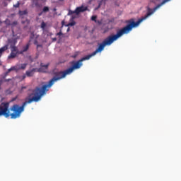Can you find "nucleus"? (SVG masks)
<instances>
[{
    "label": "nucleus",
    "instance_id": "nucleus-26",
    "mask_svg": "<svg viewBox=\"0 0 181 181\" xmlns=\"http://www.w3.org/2000/svg\"><path fill=\"white\" fill-rule=\"evenodd\" d=\"M66 32H70V28H68Z\"/></svg>",
    "mask_w": 181,
    "mask_h": 181
},
{
    "label": "nucleus",
    "instance_id": "nucleus-3",
    "mask_svg": "<svg viewBox=\"0 0 181 181\" xmlns=\"http://www.w3.org/2000/svg\"><path fill=\"white\" fill-rule=\"evenodd\" d=\"M29 47H30V43L29 42L23 46V49L20 51L19 49H18V47L15 45H11V53L8 55V59H15L16 57H18L19 54H23V53H25V52L29 50Z\"/></svg>",
    "mask_w": 181,
    "mask_h": 181
},
{
    "label": "nucleus",
    "instance_id": "nucleus-30",
    "mask_svg": "<svg viewBox=\"0 0 181 181\" xmlns=\"http://www.w3.org/2000/svg\"><path fill=\"white\" fill-rule=\"evenodd\" d=\"M59 1H64V0H59Z\"/></svg>",
    "mask_w": 181,
    "mask_h": 181
},
{
    "label": "nucleus",
    "instance_id": "nucleus-21",
    "mask_svg": "<svg viewBox=\"0 0 181 181\" xmlns=\"http://www.w3.org/2000/svg\"><path fill=\"white\" fill-rule=\"evenodd\" d=\"M76 25V22H71L69 24L67 25V26H74Z\"/></svg>",
    "mask_w": 181,
    "mask_h": 181
},
{
    "label": "nucleus",
    "instance_id": "nucleus-2",
    "mask_svg": "<svg viewBox=\"0 0 181 181\" xmlns=\"http://www.w3.org/2000/svg\"><path fill=\"white\" fill-rule=\"evenodd\" d=\"M46 86L43 87V90H45ZM34 93H31L30 97L35 95L34 97L29 98L28 100H25L21 106H19L18 104L13 105L9 109V103H1L0 105V117L4 115L5 118H9L11 117V119H16L19 118L22 115V112L25 111V107L28 104L33 103H37L41 98L42 96L45 95V92L42 91V88L37 87L33 91Z\"/></svg>",
    "mask_w": 181,
    "mask_h": 181
},
{
    "label": "nucleus",
    "instance_id": "nucleus-22",
    "mask_svg": "<svg viewBox=\"0 0 181 181\" xmlns=\"http://www.w3.org/2000/svg\"><path fill=\"white\" fill-rule=\"evenodd\" d=\"M35 37V33L32 32L30 35V39H33Z\"/></svg>",
    "mask_w": 181,
    "mask_h": 181
},
{
    "label": "nucleus",
    "instance_id": "nucleus-13",
    "mask_svg": "<svg viewBox=\"0 0 181 181\" xmlns=\"http://www.w3.org/2000/svg\"><path fill=\"white\" fill-rule=\"evenodd\" d=\"M15 70V66H13L10 69H8V71L6 72V75L7 76V74H9V73H11V71Z\"/></svg>",
    "mask_w": 181,
    "mask_h": 181
},
{
    "label": "nucleus",
    "instance_id": "nucleus-6",
    "mask_svg": "<svg viewBox=\"0 0 181 181\" xmlns=\"http://www.w3.org/2000/svg\"><path fill=\"white\" fill-rule=\"evenodd\" d=\"M36 70H37V69L33 68L30 71H26L25 76H27V77H33V74L36 73Z\"/></svg>",
    "mask_w": 181,
    "mask_h": 181
},
{
    "label": "nucleus",
    "instance_id": "nucleus-5",
    "mask_svg": "<svg viewBox=\"0 0 181 181\" xmlns=\"http://www.w3.org/2000/svg\"><path fill=\"white\" fill-rule=\"evenodd\" d=\"M87 9H88L87 6L85 7L83 6H81L77 7L74 11L69 10L68 15H73V13H76V15H78V13L81 12H86Z\"/></svg>",
    "mask_w": 181,
    "mask_h": 181
},
{
    "label": "nucleus",
    "instance_id": "nucleus-7",
    "mask_svg": "<svg viewBox=\"0 0 181 181\" xmlns=\"http://www.w3.org/2000/svg\"><path fill=\"white\" fill-rule=\"evenodd\" d=\"M49 67V64H44L43 63L40 64V68L37 70V71H42L45 72V70H43V68L45 70H47V68Z\"/></svg>",
    "mask_w": 181,
    "mask_h": 181
},
{
    "label": "nucleus",
    "instance_id": "nucleus-11",
    "mask_svg": "<svg viewBox=\"0 0 181 181\" xmlns=\"http://www.w3.org/2000/svg\"><path fill=\"white\" fill-rule=\"evenodd\" d=\"M19 15L21 16H23V15H28V11H26V10H24V11H19Z\"/></svg>",
    "mask_w": 181,
    "mask_h": 181
},
{
    "label": "nucleus",
    "instance_id": "nucleus-28",
    "mask_svg": "<svg viewBox=\"0 0 181 181\" xmlns=\"http://www.w3.org/2000/svg\"><path fill=\"white\" fill-rule=\"evenodd\" d=\"M37 5H38L37 3H35V6H37Z\"/></svg>",
    "mask_w": 181,
    "mask_h": 181
},
{
    "label": "nucleus",
    "instance_id": "nucleus-15",
    "mask_svg": "<svg viewBox=\"0 0 181 181\" xmlns=\"http://www.w3.org/2000/svg\"><path fill=\"white\" fill-rule=\"evenodd\" d=\"M26 66H28V64H23L21 66V70H25L26 69Z\"/></svg>",
    "mask_w": 181,
    "mask_h": 181
},
{
    "label": "nucleus",
    "instance_id": "nucleus-27",
    "mask_svg": "<svg viewBox=\"0 0 181 181\" xmlns=\"http://www.w3.org/2000/svg\"><path fill=\"white\" fill-rule=\"evenodd\" d=\"M62 26H63V25H64V21L62 22Z\"/></svg>",
    "mask_w": 181,
    "mask_h": 181
},
{
    "label": "nucleus",
    "instance_id": "nucleus-20",
    "mask_svg": "<svg viewBox=\"0 0 181 181\" xmlns=\"http://www.w3.org/2000/svg\"><path fill=\"white\" fill-rule=\"evenodd\" d=\"M20 5H21V3L18 1L16 4L13 5V8H19Z\"/></svg>",
    "mask_w": 181,
    "mask_h": 181
},
{
    "label": "nucleus",
    "instance_id": "nucleus-29",
    "mask_svg": "<svg viewBox=\"0 0 181 181\" xmlns=\"http://www.w3.org/2000/svg\"><path fill=\"white\" fill-rule=\"evenodd\" d=\"M2 65V62H1V61H0V66H1Z\"/></svg>",
    "mask_w": 181,
    "mask_h": 181
},
{
    "label": "nucleus",
    "instance_id": "nucleus-23",
    "mask_svg": "<svg viewBox=\"0 0 181 181\" xmlns=\"http://www.w3.org/2000/svg\"><path fill=\"white\" fill-rule=\"evenodd\" d=\"M62 35H63V33L62 31L57 33V36H62Z\"/></svg>",
    "mask_w": 181,
    "mask_h": 181
},
{
    "label": "nucleus",
    "instance_id": "nucleus-4",
    "mask_svg": "<svg viewBox=\"0 0 181 181\" xmlns=\"http://www.w3.org/2000/svg\"><path fill=\"white\" fill-rule=\"evenodd\" d=\"M170 0H152V2L153 4H158L156 7L153 8V9L151 8H148L147 13L144 16V19H147V18H149L151 15H152L154 12L156 11L157 9H159L160 6H163V5H165V4H167V2H169Z\"/></svg>",
    "mask_w": 181,
    "mask_h": 181
},
{
    "label": "nucleus",
    "instance_id": "nucleus-18",
    "mask_svg": "<svg viewBox=\"0 0 181 181\" xmlns=\"http://www.w3.org/2000/svg\"><path fill=\"white\" fill-rule=\"evenodd\" d=\"M42 12H49V7L45 6L42 9Z\"/></svg>",
    "mask_w": 181,
    "mask_h": 181
},
{
    "label": "nucleus",
    "instance_id": "nucleus-31",
    "mask_svg": "<svg viewBox=\"0 0 181 181\" xmlns=\"http://www.w3.org/2000/svg\"><path fill=\"white\" fill-rule=\"evenodd\" d=\"M103 1H105H105H107V0H103Z\"/></svg>",
    "mask_w": 181,
    "mask_h": 181
},
{
    "label": "nucleus",
    "instance_id": "nucleus-24",
    "mask_svg": "<svg viewBox=\"0 0 181 181\" xmlns=\"http://www.w3.org/2000/svg\"><path fill=\"white\" fill-rule=\"evenodd\" d=\"M25 78H26V75H23V76H22V80H25Z\"/></svg>",
    "mask_w": 181,
    "mask_h": 181
},
{
    "label": "nucleus",
    "instance_id": "nucleus-14",
    "mask_svg": "<svg viewBox=\"0 0 181 181\" xmlns=\"http://www.w3.org/2000/svg\"><path fill=\"white\" fill-rule=\"evenodd\" d=\"M16 25H18V21H13V23H11L10 26H11V28H15Z\"/></svg>",
    "mask_w": 181,
    "mask_h": 181
},
{
    "label": "nucleus",
    "instance_id": "nucleus-10",
    "mask_svg": "<svg viewBox=\"0 0 181 181\" xmlns=\"http://www.w3.org/2000/svg\"><path fill=\"white\" fill-rule=\"evenodd\" d=\"M28 86H21V89L19 90V93L21 94L25 93V90H27Z\"/></svg>",
    "mask_w": 181,
    "mask_h": 181
},
{
    "label": "nucleus",
    "instance_id": "nucleus-25",
    "mask_svg": "<svg viewBox=\"0 0 181 181\" xmlns=\"http://www.w3.org/2000/svg\"><path fill=\"white\" fill-rule=\"evenodd\" d=\"M56 40H57V38L56 37L52 38V42H56Z\"/></svg>",
    "mask_w": 181,
    "mask_h": 181
},
{
    "label": "nucleus",
    "instance_id": "nucleus-9",
    "mask_svg": "<svg viewBox=\"0 0 181 181\" xmlns=\"http://www.w3.org/2000/svg\"><path fill=\"white\" fill-rule=\"evenodd\" d=\"M8 50V45H5L3 47L0 48V54H3L4 52H6Z\"/></svg>",
    "mask_w": 181,
    "mask_h": 181
},
{
    "label": "nucleus",
    "instance_id": "nucleus-16",
    "mask_svg": "<svg viewBox=\"0 0 181 181\" xmlns=\"http://www.w3.org/2000/svg\"><path fill=\"white\" fill-rule=\"evenodd\" d=\"M34 45H35L37 46V47H42V45L38 44L37 40H35L34 41Z\"/></svg>",
    "mask_w": 181,
    "mask_h": 181
},
{
    "label": "nucleus",
    "instance_id": "nucleus-17",
    "mask_svg": "<svg viewBox=\"0 0 181 181\" xmlns=\"http://www.w3.org/2000/svg\"><path fill=\"white\" fill-rule=\"evenodd\" d=\"M41 28L45 30L46 28V23L43 22L41 23Z\"/></svg>",
    "mask_w": 181,
    "mask_h": 181
},
{
    "label": "nucleus",
    "instance_id": "nucleus-1",
    "mask_svg": "<svg viewBox=\"0 0 181 181\" xmlns=\"http://www.w3.org/2000/svg\"><path fill=\"white\" fill-rule=\"evenodd\" d=\"M145 17H142L141 18H139L136 22L134 21V19H131L127 21V25L122 28L118 30L117 31V33L115 35H110L107 38H105L103 42L99 44L98 47L90 54H88L81 59H79L77 62H72L71 64L72 66L70 68L64 70V71H56L54 72V77L49 81L48 82L47 85H44L42 86L41 90L43 91V88L45 87V89L44 90V94H46L47 91H49V88L54 84L57 81H59V80H62V78H64L66 76L69 74H71L74 70H77L80 69L83 66V62L85 60H90L93 56H95L97 53H101L103 50H104L105 46H111L114 42L116 40H118L119 37H121L123 35H128L129 33L134 29V28H136V26L139 25V23L143 22V21H145Z\"/></svg>",
    "mask_w": 181,
    "mask_h": 181
},
{
    "label": "nucleus",
    "instance_id": "nucleus-12",
    "mask_svg": "<svg viewBox=\"0 0 181 181\" xmlns=\"http://www.w3.org/2000/svg\"><path fill=\"white\" fill-rule=\"evenodd\" d=\"M4 23H5L7 26H11V20L6 18V19L5 20V21H4Z\"/></svg>",
    "mask_w": 181,
    "mask_h": 181
},
{
    "label": "nucleus",
    "instance_id": "nucleus-19",
    "mask_svg": "<svg viewBox=\"0 0 181 181\" xmlns=\"http://www.w3.org/2000/svg\"><path fill=\"white\" fill-rule=\"evenodd\" d=\"M91 21H93L94 22H97V16H93L91 17Z\"/></svg>",
    "mask_w": 181,
    "mask_h": 181
},
{
    "label": "nucleus",
    "instance_id": "nucleus-8",
    "mask_svg": "<svg viewBox=\"0 0 181 181\" xmlns=\"http://www.w3.org/2000/svg\"><path fill=\"white\" fill-rule=\"evenodd\" d=\"M98 7H96L95 8V11H98V9H100V8H101V6L103 5V4H105V1L104 0H100L98 1Z\"/></svg>",
    "mask_w": 181,
    "mask_h": 181
}]
</instances>
